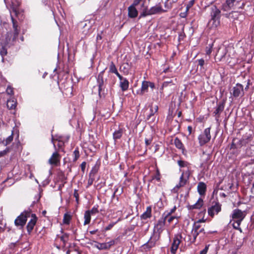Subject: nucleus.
I'll return each instance as SVG.
<instances>
[{"label":"nucleus","mask_w":254,"mask_h":254,"mask_svg":"<svg viewBox=\"0 0 254 254\" xmlns=\"http://www.w3.org/2000/svg\"><path fill=\"white\" fill-rule=\"evenodd\" d=\"M245 5V3L241 0H226L222 5V9L228 11L232 9H243Z\"/></svg>","instance_id":"f257e3e1"},{"label":"nucleus","mask_w":254,"mask_h":254,"mask_svg":"<svg viewBox=\"0 0 254 254\" xmlns=\"http://www.w3.org/2000/svg\"><path fill=\"white\" fill-rule=\"evenodd\" d=\"M220 13V10L216 6H212L211 7V19L208 23V26L211 28H216L219 25Z\"/></svg>","instance_id":"f03ea898"},{"label":"nucleus","mask_w":254,"mask_h":254,"mask_svg":"<svg viewBox=\"0 0 254 254\" xmlns=\"http://www.w3.org/2000/svg\"><path fill=\"white\" fill-rule=\"evenodd\" d=\"M18 35L17 33L8 32L4 38L0 39V44H4L8 48L14 45Z\"/></svg>","instance_id":"7ed1b4c3"},{"label":"nucleus","mask_w":254,"mask_h":254,"mask_svg":"<svg viewBox=\"0 0 254 254\" xmlns=\"http://www.w3.org/2000/svg\"><path fill=\"white\" fill-rule=\"evenodd\" d=\"M251 136L243 137L241 139L234 138L233 139L231 149L239 150L243 146H246L250 143Z\"/></svg>","instance_id":"20e7f679"},{"label":"nucleus","mask_w":254,"mask_h":254,"mask_svg":"<svg viewBox=\"0 0 254 254\" xmlns=\"http://www.w3.org/2000/svg\"><path fill=\"white\" fill-rule=\"evenodd\" d=\"M104 70L101 71L98 75L96 79L98 87V95L100 98L105 97V89L106 88L104 80Z\"/></svg>","instance_id":"39448f33"},{"label":"nucleus","mask_w":254,"mask_h":254,"mask_svg":"<svg viewBox=\"0 0 254 254\" xmlns=\"http://www.w3.org/2000/svg\"><path fill=\"white\" fill-rule=\"evenodd\" d=\"M165 11L163 9L160 3L156 4V5L151 7L149 9H147L145 8L143 12L140 14L139 18L144 17L148 15H152L160 13Z\"/></svg>","instance_id":"423d86ee"},{"label":"nucleus","mask_w":254,"mask_h":254,"mask_svg":"<svg viewBox=\"0 0 254 254\" xmlns=\"http://www.w3.org/2000/svg\"><path fill=\"white\" fill-rule=\"evenodd\" d=\"M31 214L30 211H24L18 216L14 221V224L16 226L22 228L26 224L28 217H30Z\"/></svg>","instance_id":"0eeeda50"},{"label":"nucleus","mask_w":254,"mask_h":254,"mask_svg":"<svg viewBox=\"0 0 254 254\" xmlns=\"http://www.w3.org/2000/svg\"><path fill=\"white\" fill-rule=\"evenodd\" d=\"M21 4V2L19 0H11V4L10 5L9 11L11 12L12 10L14 13L15 16L20 19L19 16L23 11L20 10L19 6ZM11 13H10L11 14Z\"/></svg>","instance_id":"6e6552de"},{"label":"nucleus","mask_w":254,"mask_h":254,"mask_svg":"<svg viewBox=\"0 0 254 254\" xmlns=\"http://www.w3.org/2000/svg\"><path fill=\"white\" fill-rule=\"evenodd\" d=\"M159 235H157L155 234H153L150 238V239L148 241V242L144 244L142 246V248L145 251H149L151 248L154 247L156 245L157 242L159 239Z\"/></svg>","instance_id":"1a4fd4ad"},{"label":"nucleus","mask_w":254,"mask_h":254,"mask_svg":"<svg viewBox=\"0 0 254 254\" xmlns=\"http://www.w3.org/2000/svg\"><path fill=\"white\" fill-rule=\"evenodd\" d=\"M211 139L210 127L205 129L203 132L198 136L199 143L200 146H202L208 142Z\"/></svg>","instance_id":"9d476101"},{"label":"nucleus","mask_w":254,"mask_h":254,"mask_svg":"<svg viewBox=\"0 0 254 254\" xmlns=\"http://www.w3.org/2000/svg\"><path fill=\"white\" fill-rule=\"evenodd\" d=\"M201 228V226L199 222H195L192 226V229L191 232V234L193 237L192 240L190 238V236H188V242H189V245H190L192 243H194L196 240L197 237L198 236V231L200 228Z\"/></svg>","instance_id":"9b49d317"},{"label":"nucleus","mask_w":254,"mask_h":254,"mask_svg":"<svg viewBox=\"0 0 254 254\" xmlns=\"http://www.w3.org/2000/svg\"><path fill=\"white\" fill-rule=\"evenodd\" d=\"M189 176L190 174L188 172H183L180 178L179 184L175 186L174 190L177 191L180 188L184 187L189 182Z\"/></svg>","instance_id":"f8f14e48"},{"label":"nucleus","mask_w":254,"mask_h":254,"mask_svg":"<svg viewBox=\"0 0 254 254\" xmlns=\"http://www.w3.org/2000/svg\"><path fill=\"white\" fill-rule=\"evenodd\" d=\"M51 140L56 151L59 152L64 150L63 147L64 145V142L62 140V137L61 136H59L57 138H54L52 135Z\"/></svg>","instance_id":"ddd939ff"},{"label":"nucleus","mask_w":254,"mask_h":254,"mask_svg":"<svg viewBox=\"0 0 254 254\" xmlns=\"http://www.w3.org/2000/svg\"><path fill=\"white\" fill-rule=\"evenodd\" d=\"M183 239V236L181 234H178L176 235L173 239V242L171 247V252L172 254H175L177 250L179 248L181 241Z\"/></svg>","instance_id":"4468645a"},{"label":"nucleus","mask_w":254,"mask_h":254,"mask_svg":"<svg viewBox=\"0 0 254 254\" xmlns=\"http://www.w3.org/2000/svg\"><path fill=\"white\" fill-rule=\"evenodd\" d=\"M150 87L152 89L155 88V84L153 82L144 80L142 82L141 87L140 91H137V94L140 95H143L145 93L147 92L148 88Z\"/></svg>","instance_id":"2eb2a0df"},{"label":"nucleus","mask_w":254,"mask_h":254,"mask_svg":"<svg viewBox=\"0 0 254 254\" xmlns=\"http://www.w3.org/2000/svg\"><path fill=\"white\" fill-rule=\"evenodd\" d=\"M232 94L236 98L240 96L242 97L244 95L243 86L240 83L236 84V86L233 88Z\"/></svg>","instance_id":"dca6fc26"},{"label":"nucleus","mask_w":254,"mask_h":254,"mask_svg":"<svg viewBox=\"0 0 254 254\" xmlns=\"http://www.w3.org/2000/svg\"><path fill=\"white\" fill-rule=\"evenodd\" d=\"M30 216H31V218L26 226L27 232L29 235L31 234L37 221V217L35 214L31 213Z\"/></svg>","instance_id":"f3484780"},{"label":"nucleus","mask_w":254,"mask_h":254,"mask_svg":"<svg viewBox=\"0 0 254 254\" xmlns=\"http://www.w3.org/2000/svg\"><path fill=\"white\" fill-rule=\"evenodd\" d=\"M61 156L57 151L54 152L48 160V163L51 165L57 166L60 162Z\"/></svg>","instance_id":"a211bd4d"},{"label":"nucleus","mask_w":254,"mask_h":254,"mask_svg":"<svg viewBox=\"0 0 254 254\" xmlns=\"http://www.w3.org/2000/svg\"><path fill=\"white\" fill-rule=\"evenodd\" d=\"M221 210V205L218 202H215V204L211 206L208 209V213L209 216L213 217L215 214H217Z\"/></svg>","instance_id":"6ab92c4d"},{"label":"nucleus","mask_w":254,"mask_h":254,"mask_svg":"<svg viewBox=\"0 0 254 254\" xmlns=\"http://www.w3.org/2000/svg\"><path fill=\"white\" fill-rule=\"evenodd\" d=\"M158 111V106L156 105H153L151 104L150 105V113L147 116L146 119L150 122H153L155 121V118L154 115Z\"/></svg>","instance_id":"aec40b11"},{"label":"nucleus","mask_w":254,"mask_h":254,"mask_svg":"<svg viewBox=\"0 0 254 254\" xmlns=\"http://www.w3.org/2000/svg\"><path fill=\"white\" fill-rule=\"evenodd\" d=\"M119 239V238H118L109 242L99 244L97 247L99 250H109L112 246L117 244Z\"/></svg>","instance_id":"412c9836"},{"label":"nucleus","mask_w":254,"mask_h":254,"mask_svg":"<svg viewBox=\"0 0 254 254\" xmlns=\"http://www.w3.org/2000/svg\"><path fill=\"white\" fill-rule=\"evenodd\" d=\"M245 150V154L249 157L254 156V142L253 141V137L251 136L250 143L248 144Z\"/></svg>","instance_id":"4be33fe9"},{"label":"nucleus","mask_w":254,"mask_h":254,"mask_svg":"<svg viewBox=\"0 0 254 254\" xmlns=\"http://www.w3.org/2000/svg\"><path fill=\"white\" fill-rule=\"evenodd\" d=\"M246 216L244 212H243L239 209H236L233 210L232 214L233 220H240L242 221Z\"/></svg>","instance_id":"5701e85b"},{"label":"nucleus","mask_w":254,"mask_h":254,"mask_svg":"<svg viewBox=\"0 0 254 254\" xmlns=\"http://www.w3.org/2000/svg\"><path fill=\"white\" fill-rule=\"evenodd\" d=\"M225 102L224 101L219 102L217 104V106L215 110L213 112V114H214V116H215L216 120H218V119L220 117V114L223 112L225 106Z\"/></svg>","instance_id":"b1692460"},{"label":"nucleus","mask_w":254,"mask_h":254,"mask_svg":"<svg viewBox=\"0 0 254 254\" xmlns=\"http://www.w3.org/2000/svg\"><path fill=\"white\" fill-rule=\"evenodd\" d=\"M165 224V220L163 218L158 220L157 224L155 225V228L158 233L157 235H160L161 233L164 230V226Z\"/></svg>","instance_id":"393cba45"},{"label":"nucleus","mask_w":254,"mask_h":254,"mask_svg":"<svg viewBox=\"0 0 254 254\" xmlns=\"http://www.w3.org/2000/svg\"><path fill=\"white\" fill-rule=\"evenodd\" d=\"M203 205V200L202 198H199L197 202L193 205H189L188 206L189 210H191L193 209H199Z\"/></svg>","instance_id":"a878e982"},{"label":"nucleus","mask_w":254,"mask_h":254,"mask_svg":"<svg viewBox=\"0 0 254 254\" xmlns=\"http://www.w3.org/2000/svg\"><path fill=\"white\" fill-rule=\"evenodd\" d=\"M174 144L175 146L178 148L182 150V152L183 154L185 155L186 153V150L184 147V146L181 140L178 137H176L174 139Z\"/></svg>","instance_id":"bb28decb"},{"label":"nucleus","mask_w":254,"mask_h":254,"mask_svg":"<svg viewBox=\"0 0 254 254\" xmlns=\"http://www.w3.org/2000/svg\"><path fill=\"white\" fill-rule=\"evenodd\" d=\"M197 189L200 195H204L206 191V185L204 183L200 182L198 184Z\"/></svg>","instance_id":"cd10ccee"},{"label":"nucleus","mask_w":254,"mask_h":254,"mask_svg":"<svg viewBox=\"0 0 254 254\" xmlns=\"http://www.w3.org/2000/svg\"><path fill=\"white\" fill-rule=\"evenodd\" d=\"M128 15L130 18H135L138 15V11L134 6H130L128 8Z\"/></svg>","instance_id":"c85d7f7f"},{"label":"nucleus","mask_w":254,"mask_h":254,"mask_svg":"<svg viewBox=\"0 0 254 254\" xmlns=\"http://www.w3.org/2000/svg\"><path fill=\"white\" fill-rule=\"evenodd\" d=\"M17 101L14 98L8 99L7 101V107L9 110L15 109L16 107Z\"/></svg>","instance_id":"c756f323"},{"label":"nucleus","mask_w":254,"mask_h":254,"mask_svg":"<svg viewBox=\"0 0 254 254\" xmlns=\"http://www.w3.org/2000/svg\"><path fill=\"white\" fill-rule=\"evenodd\" d=\"M242 16V14L240 12L236 11H233L231 12L226 14V16L229 18H232L234 20H237L239 19V17Z\"/></svg>","instance_id":"7c9ffc66"},{"label":"nucleus","mask_w":254,"mask_h":254,"mask_svg":"<svg viewBox=\"0 0 254 254\" xmlns=\"http://www.w3.org/2000/svg\"><path fill=\"white\" fill-rule=\"evenodd\" d=\"M152 209L151 206H148L146 211L141 215V218L143 220H146L147 218H150L151 216Z\"/></svg>","instance_id":"2f4dec72"},{"label":"nucleus","mask_w":254,"mask_h":254,"mask_svg":"<svg viewBox=\"0 0 254 254\" xmlns=\"http://www.w3.org/2000/svg\"><path fill=\"white\" fill-rule=\"evenodd\" d=\"M120 87L123 91H127L129 87V82L126 78L122 81H120Z\"/></svg>","instance_id":"473e14b6"},{"label":"nucleus","mask_w":254,"mask_h":254,"mask_svg":"<svg viewBox=\"0 0 254 254\" xmlns=\"http://www.w3.org/2000/svg\"><path fill=\"white\" fill-rule=\"evenodd\" d=\"M10 17L11 21L12 23V27L14 29L13 33H17V34H19V29L18 28V22L14 18L13 16L12 15V14H10Z\"/></svg>","instance_id":"72a5a7b5"},{"label":"nucleus","mask_w":254,"mask_h":254,"mask_svg":"<svg viewBox=\"0 0 254 254\" xmlns=\"http://www.w3.org/2000/svg\"><path fill=\"white\" fill-rule=\"evenodd\" d=\"M177 79L175 78L174 80L171 79L163 82L162 87H166L168 86L173 87L174 88L176 87Z\"/></svg>","instance_id":"f704fd0d"},{"label":"nucleus","mask_w":254,"mask_h":254,"mask_svg":"<svg viewBox=\"0 0 254 254\" xmlns=\"http://www.w3.org/2000/svg\"><path fill=\"white\" fill-rule=\"evenodd\" d=\"M123 133V129L122 128H119L118 130H116L113 133V139L115 141L117 139H120Z\"/></svg>","instance_id":"c9c22d12"},{"label":"nucleus","mask_w":254,"mask_h":254,"mask_svg":"<svg viewBox=\"0 0 254 254\" xmlns=\"http://www.w3.org/2000/svg\"><path fill=\"white\" fill-rule=\"evenodd\" d=\"M226 52V48L223 49L219 48L216 54V56L220 58V60L221 61L225 57Z\"/></svg>","instance_id":"e433bc0d"},{"label":"nucleus","mask_w":254,"mask_h":254,"mask_svg":"<svg viewBox=\"0 0 254 254\" xmlns=\"http://www.w3.org/2000/svg\"><path fill=\"white\" fill-rule=\"evenodd\" d=\"M84 225H86L90 223L91 221V214L88 211H86L84 215Z\"/></svg>","instance_id":"4c0bfd02"},{"label":"nucleus","mask_w":254,"mask_h":254,"mask_svg":"<svg viewBox=\"0 0 254 254\" xmlns=\"http://www.w3.org/2000/svg\"><path fill=\"white\" fill-rule=\"evenodd\" d=\"M71 219V216L68 213H66L64 214L63 218V223L64 224L68 225Z\"/></svg>","instance_id":"58836bf2"},{"label":"nucleus","mask_w":254,"mask_h":254,"mask_svg":"<svg viewBox=\"0 0 254 254\" xmlns=\"http://www.w3.org/2000/svg\"><path fill=\"white\" fill-rule=\"evenodd\" d=\"M0 46H1V48L0 50V55L1 57L3 58L7 54V48L8 47L4 44H0Z\"/></svg>","instance_id":"ea45409f"},{"label":"nucleus","mask_w":254,"mask_h":254,"mask_svg":"<svg viewBox=\"0 0 254 254\" xmlns=\"http://www.w3.org/2000/svg\"><path fill=\"white\" fill-rule=\"evenodd\" d=\"M163 220H165V222L167 221L169 223H171L173 220L175 219H177V217L175 216H172V215H169L168 216L166 217V214H163Z\"/></svg>","instance_id":"a19ab883"},{"label":"nucleus","mask_w":254,"mask_h":254,"mask_svg":"<svg viewBox=\"0 0 254 254\" xmlns=\"http://www.w3.org/2000/svg\"><path fill=\"white\" fill-rule=\"evenodd\" d=\"M233 187V184L228 182V183H227V184H225V185H224L222 187L221 190H224L230 191V190H232Z\"/></svg>","instance_id":"79ce46f5"},{"label":"nucleus","mask_w":254,"mask_h":254,"mask_svg":"<svg viewBox=\"0 0 254 254\" xmlns=\"http://www.w3.org/2000/svg\"><path fill=\"white\" fill-rule=\"evenodd\" d=\"M233 221H234V222L232 225H233L234 228L235 229H237V230H240L241 228L240 227V224H241L242 221H240V220H233Z\"/></svg>","instance_id":"37998d69"},{"label":"nucleus","mask_w":254,"mask_h":254,"mask_svg":"<svg viewBox=\"0 0 254 254\" xmlns=\"http://www.w3.org/2000/svg\"><path fill=\"white\" fill-rule=\"evenodd\" d=\"M119 189L118 188H116L115 190V191L114 192V193L113 194V195L112 196V198H115L116 196H117V199L118 200L119 199V197L118 196V195H121V194L123 192V190H122L121 191H120L119 192Z\"/></svg>","instance_id":"c03bdc74"},{"label":"nucleus","mask_w":254,"mask_h":254,"mask_svg":"<svg viewBox=\"0 0 254 254\" xmlns=\"http://www.w3.org/2000/svg\"><path fill=\"white\" fill-rule=\"evenodd\" d=\"M73 155L74 158L73 159V161L75 162L77 161V160L79 158L80 156L78 148L75 149V150L73 151Z\"/></svg>","instance_id":"a18cd8bd"},{"label":"nucleus","mask_w":254,"mask_h":254,"mask_svg":"<svg viewBox=\"0 0 254 254\" xmlns=\"http://www.w3.org/2000/svg\"><path fill=\"white\" fill-rule=\"evenodd\" d=\"M117 70L115 64L114 63L112 62L109 66V72L111 73H114L115 71H116Z\"/></svg>","instance_id":"49530a36"},{"label":"nucleus","mask_w":254,"mask_h":254,"mask_svg":"<svg viewBox=\"0 0 254 254\" xmlns=\"http://www.w3.org/2000/svg\"><path fill=\"white\" fill-rule=\"evenodd\" d=\"M177 162L179 166L181 168L187 167L189 164L187 162L181 160H178Z\"/></svg>","instance_id":"de8ad7c7"},{"label":"nucleus","mask_w":254,"mask_h":254,"mask_svg":"<svg viewBox=\"0 0 254 254\" xmlns=\"http://www.w3.org/2000/svg\"><path fill=\"white\" fill-rule=\"evenodd\" d=\"M177 207L176 206H175L173 208H172L169 211H165L164 214H166V217L168 216L169 215H171L172 214H173L175 211L176 210Z\"/></svg>","instance_id":"09e8293b"},{"label":"nucleus","mask_w":254,"mask_h":254,"mask_svg":"<svg viewBox=\"0 0 254 254\" xmlns=\"http://www.w3.org/2000/svg\"><path fill=\"white\" fill-rule=\"evenodd\" d=\"M13 133H12L10 136L6 138L5 140L4 145H7L9 144L12 140H13Z\"/></svg>","instance_id":"8fccbe9b"},{"label":"nucleus","mask_w":254,"mask_h":254,"mask_svg":"<svg viewBox=\"0 0 254 254\" xmlns=\"http://www.w3.org/2000/svg\"><path fill=\"white\" fill-rule=\"evenodd\" d=\"M91 215H93L99 212L98 206H94L91 210H88Z\"/></svg>","instance_id":"3c124183"},{"label":"nucleus","mask_w":254,"mask_h":254,"mask_svg":"<svg viewBox=\"0 0 254 254\" xmlns=\"http://www.w3.org/2000/svg\"><path fill=\"white\" fill-rule=\"evenodd\" d=\"M196 62H198V65H199L201 68H203V66L205 64V61L203 59L197 60Z\"/></svg>","instance_id":"603ef678"},{"label":"nucleus","mask_w":254,"mask_h":254,"mask_svg":"<svg viewBox=\"0 0 254 254\" xmlns=\"http://www.w3.org/2000/svg\"><path fill=\"white\" fill-rule=\"evenodd\" d=\"M97 172H98V169L95 167H94L92 169V170L89 174V176L94 177L95 175L97 173Z\"/></svg>","instance_id":"864d4df0"},{"label":"nucleus","mask_w":254,"mask_h":254,"mask_svg":"<svg viewBox=\"0 0 254 254\" xmlns=\"http://www.w3.org/2000/svg\"><path fill=\"white\" fill-rule=\"evenodd\" d=\"M213 44L209 45L208 47H206V54L208 55H209L211 52H212V48Z\"/></svg>","instance_id":"5fc2aeb1"},{"label":"nucleus","mask_w":254,"mask_h":254,"mask_svg":"<svg viewBox=\"0 0 254 254\" xmlns=\"http://www.w3.org/2000/svg\"><path fill=\"white\" fill-rule=\"evenodd\" d=\"M9 151V149L7 147L3 151H0V157H3Z\"/></svg>","instance_id":"6e6d98bb"},{"label":"nucleus","mask_w":254,"mask_h":254,"mask_svg":"<svg viewBox=\"0 0 254 254\" xmlns=\"http://www.w3.org/2000/svg\"><path fill=\"white\" fill-rule=\"evenodd\" d=\"M73 196L75 198L76 201L77 203H78L79 202V194L78 193V190H74V193H73Z\"/></svg>","instance_id":"4d7b16f0"},{"label":"nucleus","mask_w":254,"mask_h":254,"mask_svg":"<svg viewBox=\"0 0 254 254\" xmlns=\"http://www.w3.org/2000/svg\"><path fill=\"white\" fill-rule=\"evenodd\" d=\"M6 92L7 94L8 95H13V88H12L10 86H8L7 87Z\"/></svg>","instance_id":"13d9d810"},{"label":"nucleus","mask_w":254,"mask_h":254,"mask_svg":"<svg viewBox=\"0 0 254 254\" xmlns=\"http://www.w3.org/2000/svg\"><path fill=\"white\" fill-rule=\"evenodd\" d=\"M117 222H113V223H111L110 224H109L105 228V230L106 231H108V230H111L113 227L116 224Z\"/></svg>","instance_id":"bf43d9fd"},{"label":"nucleus","mask_w":254,"mask_h":254,"mask_svg":"<svg viewBox=\"0 0 254 254\" xmlns=\"http://www.w3.org/2000/svg\"><path fill=\"white\" fill-rule=\"evenodd\" d=\"M60 239L64 244H65V242L67 241L68 236L66 235H64L61 237Z\"/></svg>","instance_id":"052dcab7"},{"label":"nucleus","mask_w":254,"mask_h":254,"mask_svg":"<svg viewBox=\"0 0 254 254\" xmlns=\"http://www.w3.org/2000/svg\"><path fill=\"white\" fill-rule=\"evenodd\" d=\"M152 141V138L151 137L145 139V143L146 146L149 145L151 143Z\"/></svg>","instance_id":"680f3d73"},{"label":"nucleus","mask_w":254,"mask_h":254,"mask_svg":"<svg viewBox=\"0 0 254 254\" xmlns=\"http://www.w3.org/2000/svg\"><path fill=\"white\" fill-rule=\"evenodd\" d=\"M94 180V177L89 176V179L88 180V186H90L92 185Z\"/></svg>","instance_id":"e2e57ef3"},{"label":"nucleus","mask_w":254,"mask_h":254,"mask_svg":"<svg viewBox=\"0 0 254 254\" xmlns=\"http://www.w3.org/2000/svg\"><path fill=\"white\" fill-rule=\"evenodd\" d=\"M86 163L85 162H83L81 163V164L80 165L81 169L83 172H84L85 167H86Z\"/></svg>","instance_id":"0e129e2a"},{"label":"nucleus","mask_w":254,"mask_h":254,"mask_svg":"<svg viewBox=\"0 0 254 254\" xmlns=\"http://www.w3.org/2000/svg\"><path fill=\"white\" fill-rule=\"evenodd\" d=\"M208 248L207 246H206L205 248L200 251L199 254H206Z\"/></svg>","instance_id":"69168bd1"},{"label":"nucleus","mask_w":254,"mask_h":254,"mask_svg":"<svg viewBox=\"0 0 254 254\" xmlns=\"http://www.w3.org/2000/svg\"><path fill=\"white\" fill-rule=\"evenodd\" d=\"M142 1H143V0H134L133 1L132 6H134L135 7V6L137 5Z\"/></svg>","instance_id":"338daca9"},{"label":"nucleus","mask_w":254,"mask_h":254,"mask_svg":"<svg viewBox=\"0 0 254 254\" xmlns=\"http://www.w3.org/2000/svg\"><path fill=\"white\" fill-rule=\"evenodd\" d=\"M194 4V0H190V2H189V3L187 5V10H188V9L191 6L193 5V4Z\"/></svg>","instance_id":"774afa93"}]
</instances>
